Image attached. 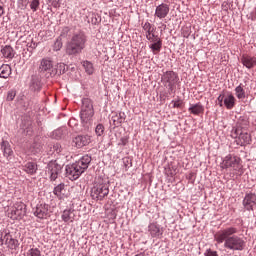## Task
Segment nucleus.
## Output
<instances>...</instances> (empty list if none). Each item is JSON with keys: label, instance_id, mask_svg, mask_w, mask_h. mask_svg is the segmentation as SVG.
<instances>
[{"label": "nucleus", "instance_id": "1", "mask_svg": "<svg viewBox=\"0 0 256 256\" xmlns=\"http://www.w3.org/2000/svg\"><path fill=\"white\" fill-rule=\"evenodd\" d=\"M238 232L236 227L221 229L214 234V241L218 245L224 243V249H228V251H243L245 240L237 235Z\"/></svg>", "mask_w": 256, "mask_h": 256}, {"label": "nucleus", "instance_id": "2", "mask_svg": "<svg viewBox=\"0 0 256 256\" xmlns=\"http://www.w3.org/2000/svg\"><path fill=\"white\" fill-rule=\"evenodd\" d=\"M89 163H91V156L85 155L76 163L66 166V177L70 179V181H77L85 170L89 168Z\"/></svg>", "mask_w": 256, "mask_h": 256}, {"label": "nucleus", "instance_id": "3", "mask_svg": "<svg viewBox=\"0 0 256 256\" xmlns=\"http://www.w3.org/2000/svg\"><path fill=\"white\" fill-rule=\"evenodd\" d=\"M85 43H87V36L83 32H77L73 34L71 40L66 47V53L68 55H79L85 49Z\"/></svg>", "mask_w": 256, "mask_h": 256}, {"label": "nucleus", "instance_id": "4", "mask_svg": "<svg viewBox=\"0 0 256 256\" xmlns=\"http://www.w3.org/2000/svg\"><path fill=\"white\" fill-rule=\"evenodd\" d=\"M93 115L95 112L93 110V103L89 98H85L82 100V109L80 113V119L86 127H89L93 121Z\"/></svg>", "mask_w": 256, "mask_h": 256}, {"label": "nucleus", "instance_id": "5", "mask_svg": "<svg viewBox=\"0 0 256 256\" xmlns=\"http://www.w3.org/2000/svg\"><path fill=\"white\" fill-rule=\"evenodd\" d=\"M223 169H232L236 175H242L243 164H241V158L238 156L227 155L222 162Z\"/></svg>", "mask_w": 256, "mask_h": 256}, {"label": "nucleus", "instance_id": "6", "mask_svg": "<svg viewBox=\"0 0 256 256\" xmlns=\"http://www.w3.org/2000/svg\"><path fill=\"white\" fill-rule=\"evenodd\" d=\"M241 128H243L241 123L237 127L232 128L231 137L232 139H236L237 145L243 147L244 145L251 144V134L243 132Z\"/></svg>", "mask_w": 256, "mask_h": 256}, {"label": "nucleus", "instance_id": "7", "mask_svg": "<svg viewBox=\"0 0 256 256\" xmlns=\"http://www.w3.org/2000/svg\"><path fill=\"white\" fill-rule=\"evenodd\" d=\"M162 83L167 87L168 92L171 94L175 93L177 82L179 81V76L174 71H167L162 75Z\"/></svg>", "mask_w": 256, "mask_h": 256}, {"label": "nucleus", "instance_id": "8", "mask_svg": "<svg viewBox=\"0 0 256 256\" xmlns=\"http://www.w3.org/2000/svg\"><path fill=\"white\" fill-rule=\"evenodd\" d=\"M107 195H109V184L103 182V180L96 182L92 188V198L97 201H103V198L107 197Z\"/></svg>", "mask_w": 256, "mask_h": 256}, {"label": "nucleus", "instance_id": "9", "mask_svg": "<svg viewBox=\"0 0 256 256\" xmlns=\"http://www.w3.org/2000/svg\"><path fill=\"white\" fill-rule=\"evenodd\" d=\"M25 213V204L17 202L8 210V217L15 221L17 219H23V217H25Z\"/></svg>", "mask_w": 256, "mask_h": 256}, {"label": "nucleus", "instance_id": "10", "mask_svg": "<svg viewBox=\"0 0 256 256\" xmlns=\"http://www.w3.org/2000/svg\"><path fill=\"white\" fill-rule=\"evenodd\" d=\"M34 215L38 219H49V217H51V211H49L48 204H37L36 209L34 211Z\"/></svg>", "mask_w": 256, "mask_h": 256}, {"label": "nucleus", "instance_id": "11", "mask_svg": "<svg viewBox=\"0 0 256 256\" xmlns=\"http://www.w3.org/2000/svg\"><path fill=\"white\" fill-rule=\"evenodd\" d=\"M63 167L57 161H50L48 163V173L50 175L51 181H56L59 173H61Z\"/></svg>", "mask_w": 256, "mask_h": 256}, {"label": "nucleus", "instance_id": "12", "mask_svg": "<svg viewBox=\"0 0 256 256\" xmlns=\"http://www.w3.org/2000/svg\"><path fill=\"white\" fill-rule=\"evenodd\" d=\"M243 206L247 211H253L256 206V195L253 193L247 194L243 200Z\"/></svg>", "mask_w": 256, "mask_h": 256}, {"label": "nucleus", "instance_id": "13", "mask_svg": "<svg viewBox=\"0 0 256 256\" xmlns=\"http://www.w3.org/2000/svg\"><path fill=\"white\" fill-rule=\"evenodd\" d=\"M170 8L167 4L162 3L158 5L155 9V17L158 19H165L169 15Z\"/></svg>", "mask_w": 256, "mask_h": 256}, {"label": "nucleus", "instance_id": "14", "mask_svg": "<svg viewBox=\"0 0 256 256\" xmlns=\"http://www.w3.org/2000/svg\"><path fill=\"white\" fill-rule=\"evenodd\" d=\"M73 143H74L75 147H77L78 149H81V147H85V146L89 145V143H91V137L87 136V135L76 136L73 139Z\"/></svg>", "mask_w": 256, "mask_h": 256}, {"label": "nucleus", "instance_id": "15", "mask_svg": "<svg viewBox=\"0 0 256 256\" xmlns=\"http://www.w3.org/2000/svg\"><path fill=\"white\" fill-rule=\"evenodd\" d=\"M1 242L2 245H7L9 249H15V247H17V243H19L9 233H6L4 236L1 237Z\"/></svg>", "mask_w": 256, "mask_h": 256}, {"label": "nucleus", "instance_id": "16", "mask_svg": "<svg viewBox=\"0 0 256 256\" xmlns=\"http://www.w3.org/2000/svg\"><path fill=\"white\" fill-rule=\"evenodd\" d=\"M241 63L246 67L247 69H253L256 65V58L253 56H249L247 54H244L241 58Z\"/></svg>", "mask_w": 256, "mask_h": 256}, {"label": "nucleus", "instance_id": "17", "mask_svg": "<svg viewBox=\"0 0 256 256\" xmlns=\"http://www.w3.org/2000/svg\"><path fill=\"white\" fill-rule=\"evenodd\" d=\"M148 231L151 235V237H156L159 239V237H161V235H163V230L159 227V225L155 224V223H151L148 226Z\"/></svg>", "mask_w": 256, "mask_h": 256}, {"label": "nucleus", "instance_id": "18", "mask_svg": "<svg viewBox=\"0 0 256 256\" xmlns=\"http://www.w3.org/2000/svg\"><path fill=\"white\" fill-rule=\"evenodd\" d=\"M61 218L64 223H73V221H75V211L72 209L64 210Z\"/></svg>", "mask_w": 256, "mask_h": 256}, {"label": "nucleus", "instance_id": "19", "mask_svg": "<svg viewBox=\"0 0 256 256\" xmlns=\"http://www.w3.org/2000/svg\"><path fill=\"white\" fill-rule=\"evenodd\" d=\"M188 111L192 115H201L205 113V108L203 107V104H201V102H198L197 104L190 105Z\"/></svg>", "mask_w": 256, "mask_h": 256}, {"label": "nucleus", "instance_id": "20", "mask_svg": "<svg viewBox=\"0 0 256 256\" xmlns=\"http://www.w3.org/2000/svg\"><path fill=\"white\" fill-rule=\"evenodd\" d=\"M41 73H51L53 69V62L51 60L43 59L39 67Z\"/></svg>", "mask_w": 256, "mask_h": 256}, {"label": "nucleus", "instance_id": "21", "mask_svg": "<svg viewBox=\"0 0 256 256\" xmlns=\"http://www.w3.org/2000/svg\"><path fill=\"white\" fill-rule=\"evenodd\" d=\"M1 53L5 59H13V57H15V50L9 45L2 47Z\"/></svg>", "mask_w": 256, "mask_h": 256}, {"label": "nucleus", "instance_id": "22", "mask_svg": "<svg viewBox=\"0 0 256 256\" xmlns=\"http://www.w3.org/2000/svg\"><path fill=\"white\" fill-rule=\"evenodd\" d=\"M236 101L237 99H235V96H233V94H229L226 97H224V105L226 109H233V107H235Z\"/></svg>", "mask_w": 256, "mask_h": 256}, {"label": "nucleus", "instance_id": "23", "mask_svg": "<svg viewBox=\"0 0 256 256\" xmlns=\"http://www.w3.org/2000/svg\"><path fill=\"white\" fill-rule=\"evenodd\" d=\"M1 149L4 153V157L9 158L11 155H13V149H11V144H9L8 141H2Z\"/></svg>", "mask_w": 256, "mask_h": 256}, {"label": "nucleus", "instance_id": "24", "mask_svg": "<svg viewBox=\"0 0 256 256\" xmlns=\"http://www.w3.org/2000/svg\"><path fill=\"white\" fill-rule=\"evenodd\" d=\"M150 43H152L149 47L153 55H157V53H159L161 51V48L163 47V40H156Z\"/></svg>", "mask_w": 256, "mask_h": 256}, {"label": "nucleus", "instance_id": "25", "mask_svg": "<svg viewBox=\"0 0 256 256\" xmlns=\"http://www.w3.org/2000/svg\"><path fill=\"white\" fill-rule=\"evenodd\" d=\"M24 171L28 175H35L37 173V165L35 162H28L24 165Z\"/></svg>", "mask_w": 256, "mask_h": 256}, {"label": "nucleus", "instance_id": "26", "mask_svg": "<svg viewBox=\"0 0 256 256\" xmlns=\"http://www.w3.org/2000/svg\"><path fill=\"white\" fill-rule=\"evenodd\" d=\"M11 75V66L9 64H3L0 67V77L2 79H7Z\"/></svg>", "mask_w": 256, "mask_h": 256}, {"label": "nucleus", "instance_id": "27", "mask_svg": "<svg viewBox=\"0 0 256 256\" xmlns=\"http://www.w3.org/2000/svg\"><path fill=\"white\" fill-rule=\"evenodd\" d=\"M53 193L54 195H57L59 199H63V197H65V193H67V190H65V184H59L56 186Z\"/></svg>", "mask_w": 256, "mask_h": 256}, {"label": "nucleus", "instance_id": "28", "mask_svg": "<svg viewBox=\"0 0 256 256\" xmlns=\"http://www.w3.org/2000/svg\"><path fill=\"white\" fill-rule=\"evenodd\" d=\"M234 91L237 99H245V97H247L243 84L238 85Z\"/></svg>", "mask_w": 256, "mask_h": 256}, {"label": "nucleus", "instance_id": "29", "mask_svg": "<svg viewBox=\"0 0 256 256\" xmlns=\"http://www.w3.org/2000/svg\"><path fill=\"white\" fill-rule=\"evenodd\" d=\"M126 117L125 112H120L118 115L112 118L114 125H121V123H125Z\"/></svg>", "mask_w": 256, "mask_h": 256}, {"label": "nucleus", "instance_id": "30", "mask_svg": "<svg viewBox=\"0 0 256 256\" xmlns=\"http://www.w3.org/2000/svg\"><path fill=\"white\" fill-rule=\"evenodd\" d=\"M142 29L145 31V35L146 37L153 33V31H157V28H155V26L151 25V23L149 22H145L144 24H142Z\"/></svg>", "mask_w": 256, "mask_h": 256}, {"label": "nucleus", "instance_id": "31", "mask_svg": "<svg viewBox=\"0 0 256 256\" xmlns=\"http://www.w3.org/2000/svg\"><path fill=\"white\" fill-rule=\"evenodd\" d=\"M30 91H41V81L38 78H33L30 84Z\"/></svg>", "mask_w": 256, "mask_h": 256}, {"label": "nucleus", "instance_id": "32", "mask_svg": "<svg viewBox=\"0 0 256 256\" xmlns=\"http://www.w3.org/2000/svg\"><path fill=\"white\" fill-rule=\"evenodd\" d=\"M83 67L88 75H93V72L95 71V69L93 68V64L91 62L84 61Z\"/></svg>", "mask_w": 256, "mask_h": 256}, {"label": "nucleus", "instance_id": "33", "mask_svg": "<svg viewBox=\"0 0 256 256\" xmlns=\"http://www.w3.org/2000/svg\"><path fill=\"white\" fill-rule=\"evenodd\" d=\"M146 39H147L148 41H150V43L153 42V41H160V40H161V38L159 37V35H157L156 30L153 31V32H150V34H148V35L146 36Z\"/></svg>", "mask_w": 256, "mask_h": 256}, {"label": "nucleus", "instance_id": "34", "mask_svg": "<svg viewBox=\"0 0 256 256\" xmlns=\"http://www.w3.org/2000/svg\"><path fill=\"white\" fill-rule=\"evenodd\" d=\"M26 256H41V250L38 248H31L27 251Z\"/></svg>", "mask_w": 256, "mask_h": 256}, {"label": "nucleus", "instance_id": "35", "mask_svg": "<svg viewBox=\"0 0 256 256\" xmlns=\"http://www.w3.org/2000/svg\"><path fill=\"white\" fill-rule=\"evenodd\" d=\"M170 105L173 109H181L183 107V100H172Z\"/></svg>", "mask_w": 256, "mask_h": 256}, {"label": "nucleus", "instance_id": "36", "mask_svg": "<svg viewBox=\"0 0 256 256\" xmlns=\"http://www.w3.org/2000/svg\"><path fill=\"white\" fill-rule=\"evenodd\" d=\"M95 133L98 137H101L105 133V126L103 124H98L95 129Z\"/></svg>", "mask_w": 256, "mask_h": 256}, {"label": "nucleus", "instance_id": "37", "mask_svg": "<svg viewBox=\"0 0 256 256\" xmlns=\"http://www.w3.org/2000/svg\"><path fill=\"white\" fill-rule=\"evenodd\" d=\"M16 95H17V92L15 90H10L7 93L6 100L7 101H13V99H15Z\"/></svg>", "mask_w": 256, "mask_h": 256}, {"label": "nucleus", "instance_id": "38", "mask_svg": "<svg viewBox=\"0 0 256 256\" xmlns=\"http://www.w3.org/2000/svg\"><path fill=\"white\" fill-rule=\"evenodd\" d=\"M39 8V0H32L30 3V9H32V11H37V9Z\"/></svg>", "mask_w": 256, "mask_h": 256}, {"label": "nucleus", "instance_id": "39", "mask_svg": "<svg viewBox=\"0 0 256 256\" xmlns=\"http://www.w3.org/2000/svg\"><path fill=\"white\" fill-rule=\"evenodd\" d=\"M241 123L242 125V128H241V131H243V129H247V127H249V121L245 120V119H242V120H239L236 127Z\"/></svg>", "mask_w": 256, "mask_h": 256}, {"label": "nucleus", "instance_id": "40", "mask_svg": "<svg viewBox=\"0 0 256 256\" xmlns=\"http://www.w3.org/2000/svg\"><path fill=\"white\" fill-rule=\"evenodd\" d=\"M218 101V105L220 107H223V103H225V95L224 94H220L217 98Z\"/></svg>", "mask_w": 256, "mask_h": 256}, {"label": "nucleus", "instance_id": "41", "mask_svg": "<svg viewBox=\"0 0 256 256\" xmlns=\"http://www.w3.org/2000/svg\"><path fill=\"white\" fill-rule=\"evenodd\" d=\"M205 256H219V254L217 253V251H213L211 249L206 250V252L204 253Z\"/></svg>", "mask_w": 256, "mask_h": 256}, {"label": "nucleus", "instance_id": "42", "mask_svg": "<svg viewBox=\"0 0 256 256\" xmlns=\"http://www.w3.org/2000/svg\"><path fill=\"white\" fill-rule=\"evenodd\" d=\"M61 47H63V44L61 43V41L57 40L55 42V48L57 51H59V49H61Z\"/></svg>", "mask_w": 256, "mask_h": 256}, {"label": "nucleus", "instance_id": "43", "mask_svg": "<svg viewBox=\"0 0 256 256\" xmlns=\"http://www.w3.org/2000/svg\"><path fill=\"white\" fill-rule=\"evenodd\" d=\"M39 151H41V145L36 146L34 153H39Z\"/></svg>", "mask_w": 256, "mask_h": 256}, {"label": "nucleus", "instance_id": "44", "mask_svg": "<svg viewBox=\"0 0 256 256\" xmlns=\"http://www.w3.org/2000/svg\"><path fill=\"white\" fill-rule=\"evenodd\" d=\"M53 1H55V3H61V1L63 0H53Z\"/></svg>", "mask_w": 256, "mask_h": 256}, {"label": "nucleus", "instance_id": "45", "mask_svg": "<svg viewBox=\"0 0 256 256\" xmlns=\"http://www.w3.org/2000/svg\"><path fill=\"white\" fill-rule=\"evenodd\" d=\"M60 67H64L65 68V64H61Z\"/></svg>", "mask_w": 256, "mask_h": 256}]
</instances>
